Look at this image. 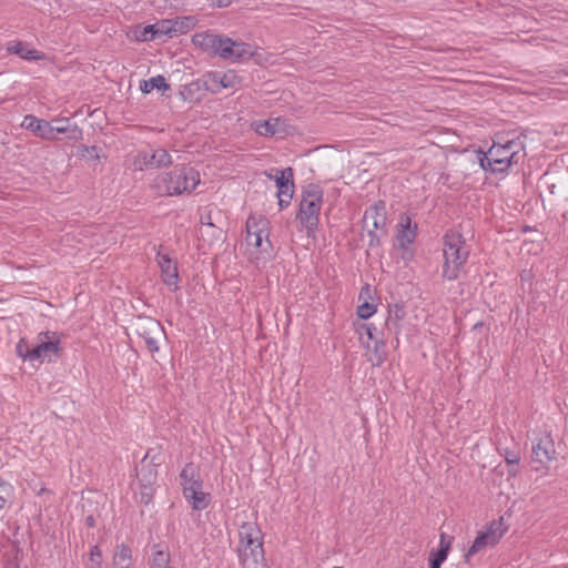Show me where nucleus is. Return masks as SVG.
Instances as JSON below:
<instances>
[{"mask_svg":"<svg viewBox=\"0 0 568 568\" xmlns=\"http://www.w3.org/2000/svg\"><path fill=\"white\" fill-rule=\"evenodd\" d=\"M524 138L519 135L505 143H494L487 152H479L477 158L480 168L493 173H501L517 164L525 156Z\"/></svg>","mask_w":568,"mask_h":568,"instance_id":"f257e3e1","label":"nucleus"},{"mask_svg":"<svg viewBox=\"0 0 568 568\" xmlns=\"http://www.w3.org/2000/svg\"><path fill=\"white\" fill-rule=\"evenodd\" d=\"M200 183V173L190 166H180L159 174L151 183L152 190L161 196H176L191 193Z\"/></svg>","mask_w":568,"mask_h":568,"instance_id":"f03ea898","label":"nucleus"},{"mask_svg":"<svg viewBox=\"0 0 568 568\" xmlns=\"http://www.w3.org/2000/svg\"><path fill=\"white\" fill-rule=\"evenodd\" d=\"M443 252V276L448 281L456 280L469 256V248L463 235L455 231L447 232L444 236Z\"/></svg>","mask_w":568,"mask_h":568,"instance_id":"7ed1b4c3","label":"nucleus"},{"mask_svg":"<svg viewBox=\"0 0 568 568\" xmlns=\"http://www.w3.org/2000/svg\"><path fill=\"white\" fill-rule=\"evenodd\" d=\"M323 204V190L310 184L302 194L297 220L308 235H313L318 226V216Z\"/></svg>","mask_w":568,"mask_h":568,"instance_id":"20e7f679","label":"nucleus"},{"mask_svg":"<svg viewBox=\"0 0 568 568\" xmlns=\"http://www.w3.org/2000/svg\"><path fill=\"white\" fill-rule=\"evenodd\" d=\"M240 536V557L247 568H253V564L265 560L262 547L261 530L255 523H243L239 529Z\"/></svg>","mask_w":568,"mask_h":568,"instance_id":"39448f33","label":"nucleus"},{"mask_svg":"<svg viewBox=\"0 0 568 568\" xmlns=\"http://www.w3.org/2000/svg\"><path fill=\"white\" fill-rule=\"evenodd\" d=\"M133 334L141 338L145 348L154 354L159 351L160 343L165 338V332L161 323L149 316L136 317L130 326Z\"/></svg>","mask_w":568,"mask_h":568,"instance_id":"423d86ee","label":"nucleus"},{"mask_svg":"<svg viewBox=\"0 0 568 568\" xmlns=\"http://www.w3.org/2000/svg\"><path fill=\"white\" fill-rule=\"evenodd\" d=\"M60 342L57 332H41L33 343L31 356L40 363L54 362L60 356Z\"/></svg>","mask_w":568,"mask_h":568,"instance_id":"0eeeda50","label":"nucleus"},{"mask_svg":"<svg viewBox=\"0 0 568 568\" xmlns=\"http://www.w3.org/2000/svg\"><path fill=\"white\" fill-rule=\"evenodd\" d=\"M507 528L504 526V519L500 517L497 520H493L486 528V530L480 531L478 536L475 538L473 545L468 549L466 554V559L469 558L488 547L496 546L499 540L505 535Z\"/></svg>","mask_w":568,"mask_h":568,"instance_id":"6e6552de","label":"nucleus"},{"mask_svg":"<svg viewBox=\"0 0 568 568\" xmlns=\"http://www.w3.org/2000/svg\"><path fill=\"white\" fill-rule=\"evenodd\" d=\"M270 180H274L277 186V197L280 209L287 207L294 194V171L292 168H285L283 170L273 169L270 172H265Z\"/></svg>","mask_w":568,"mask_h":568,"instance_id":"1a4fd4ad","label":"nucleus"},{"mask_svg":"<svg viewBox=\"0 0 568 568\" xmlns=\"http://www.w3.org/2000/svg\"><path fill=\"white\" fill-rule=\"evenodd\" d=\"M386 225V206L383 201H378L369 206L363 216V229L367 231L371 240L369 244L378 243L377 231L383 230Z\"/></svg>","mask_w":568,"mask_h":568,"instance_id":"9d476101","label":"nucleus"},{"mask_svg":"<svg viewBox=\"0 0 568 568\" xmlns=\"http://www.w3.org/2000/svg\"><path fill=\"white\" fill-rule=\"evenodd\" d=\"M214 54L222 59L237 61L253 55L250 44L233 41L231 38L219 36Z\"/></svg>","mask_w":568,"mask_h":568,"instance_id":"9b49d317","label":"nucleus"},{"mask_svg":"<svg viewBox=\"0 0 568 568\" xmlns=\"http://www.w3.org/2000/svg\"><path fill=\"white\" fill-rule=\"evenodd\" d=\"M417 225L412 224L409 216L400 219L399 229L396 234L397 247L402 251V258L405 261L412 260L413 251L409 245L415 241Z\"/></svg>","mask_w":568,"mask_h":568,"instance_id":"f8f14e48","label":"nucleus"},{"mask_svg":"<svg viewBox=\"0 0 568 568\" xmlns=\"http://www.w3.org/2000/svg\"><path fill=\"white\" fill-rule=\"evenodd\" d=\"M241 82V78L232 70L224 73H207L204 77V87L206 90L219 93L221 89L236 88Z\"/></svg>","mask_w":568,"mask_h":568,"instance_id":"ddd939ff","label":"nucleus"},{"mask_svg":"<svg viewBox=\"0 0 568 568\" xmlns=\"http://www.w3.org/2000/svg\"><path fill=\"white\" fill-rule=\"evenodd\" d=\"M183 495L187 501L191 503L192 508L195 510L205 509L210 503L209 494L203 491V481H193L183 487Z\"/></svg>","mask_w":568,"mask_h":568,"instance_id":"4468645a","label":"nucleus"},{"mask_svg":"<svg viewBox=\"0 0 568 568\" xmlns=\"http://www.w3.org/2000/svg\"><path fill=\"white\" fill-rule=\"evenodd\" d=\"M556 449L552 438L549 434H545L532 446V460L541 465H546L555 458Z\"/></svg>","mask_w":568,"mask_h":568,"instance_id":"2eb2a0df","label":"nucleus"},{"mask_svg":"<svg viewBox=\"0 0 568 568\" xmlns=\"http://www.w3.org/2000/svg\"><path fill=\"white\" fill-rule=\"evenodd\" d=\"M21 126L24 128L26 130L31 131L34 135H37L43 140H48V141L57 140V136L53 135V133H52L51 121L49 122L45 120H41L34 115L29 114V115L24 116V119L21 123Z\"/></svg>","mask_w":568,"mask_h":568,"instance_id":"dca6fc26","label":"nucleus"},{"mask_svg":"<svg viewBox=\"0 0 568 568\" xmlns=\"http://www.w3.org/2000/svg\"><path fill=\"white\" fill-rule=\"evenodd\" d=\"M156 261L161 268L163 282L170 287L173 286L175 290L179 281L176 263H174L168 254L162 252L158 253Z\"/></svg>","mask_w":568,"mask_h":568,"instance_id":"f3484780","label":"nucleus"},{"mask_svg":"<svg viewBox=\"0 0 568 568\" xmlns=\"http://www.w3.org/2000/svg\"><path fill=\"white\" fill-rule=\"evenodd\" d=\"M255 132L263 136H274L284 134L287 130L286 120L281 118H270L264 121H257L254 124Z\"/></svg>","mask_w":568,"mask_h":568,"instance_id":"a211bd4d","label":"nucleus"},{"mask_svg":"<svg viewBox=\"0 0 568 568\" xmlns=\"http://www.w3.org/2000/svg\"><path fill=\"white\" fill-rule=\"evenodd\" d=\"M52 133L57 136L58 133L65 134L68 140L79 141L82 139V130L68 118L55 119L51 121Z\"/></svg>","mask_w":568,"mask_h":568,"instance_id":"6ab92c4d","label":"nucleus"},{"mask_svg":"<svg viewBox=\"0 0 568 568\" xmlns=\"http://www.w3.org/2000/svg\"><path fill=\"white\" fill-rule=\"evenodd\" d=\"M150 456V452L146 453L144 458L141 462L140 467L138 468L136 477L140 485H152L156 483L158 471L156 465L148 462Z\"/></svg>","mask_w":568,"mask_h":568,"instance_id":"aec40b11","label":"nucleus"},{"mask_svg":"<svg viewBox=\"0 0 568 568\" xmlns=\"http://www.w3.org/2000/svg\"><path fill=\"white\" fill-rule=\"evenodd\" d=\"M7 51L19 55L20 58L29 61L41 60L43 54L34 49H30L29 45L21 41H10L7 44Z\"/></svg>","mask_w":568,"mask_h":568,"instance_id":"412c9836","label":"nucleus"},{"mask_svg":"<svg viewBox=\"0 0 568 568\" xmlns=\"http://www.w3.org/2000/svg\"><path fill=\"white\" fill-rule=\"evenodd\" d=\"M246 243L247 245L260 248L263 246V239L267 237L265 231L257 229L253 217H250L246 222Z\"/></svg>","mask_w":568,"mask_h":568,"instance_id":"4be33fe9","label":"nucleus"},{"mask_svg":"<svg viewBox=\"0 0 568 568\" xmlns=\"http://www.w3.org/2000/svg\"><path fill=\"white\" fill-rule=\"evenodd\" d=\"M149 165L151 169L168 168L172 164V156L162 148L151 149L149 151Z\"/></svg>","mask_w":568,"mask_h":568,"instance_id":"5701e85b","label":"nucleus"},{"mask_svg":"<svg viewBox=\"0 0 568 568\" xmlns=\"http://www.w3.org/2000/svg\"><path fill=\"white\" fill-rule=\"evenodd\" d=\"M217 38L219 36L213 33L200 32L192 37V42L195 47L214 54Z\"/></svg>","mask_w":568,"mask_h":568,"instance_id":"b1692460","label":"nucleus"},{"mask_svg":"<svg viewBox=\"0 0 568 568\" xmlns=\"http://www.w3.org/2000/svg\"><path fill=\"white\" fill-rule=\"evenodd\" d=\"M132 564L131 549L126 545L116 547L113 555V566L115 568H130Z\"/></svg>","mask_w":568,"mask_h":568,"instance_id":"393cba45","label":"nucleus"},{"mask_svg":"<svg viewBox=\"0 0 568 568\" xmlns=\"http://www.w3.org/2000/svg\"><path fill=\"white\" fill-rule=\"evenodd\" d=\"M140 89L143 93H150L152 90H168L170 85L166 83V80L163 75H156L149 80H144L140 84Z\"/></svg>","mask_w":568,"mask_h":568,"instance_id":"a878e982","label":"nucleus"},{"mask_svg":"<svg viewBox=\"0 0 568 568\" xmlns=\"http://www.w3.org/2000/svg\"><path fill=\"white\" fill-rule=\"evenodd\" d=\"M180 478H181V485L183 487L190 485L193 481L202 480L200 478L196 467L193 464H186L184 466V468L182 469V471L180 474Z\"/></svg>","mask_w":568,"mask_h":568,"instance_id":"bb28decb","label":"nucleus"},{"mask_svg":"<svg viewBox=\"0 0 568 568\" xmlns=\"http://www.w3.org/2000/svg\"><path fill=\"white\" fill-rule=\"evenodd\" d=\"M172 24H174L175 34H182L191 30L196 24V19L194 17H181L172 20Z\"/></svg>","mask_w":568,"mask_h":568,"instance_id":"cd10ccee","label":"nucleus"},{"mask_svg":"<svg viewBox=\"0 0 568 568\" xmlns=\"http://www.w3.org/2000/svg\"><path fill=\"white\" fill-rule=\"evenodd\" d=\"M173 26L174 24H172V20H162L155 24H150L149 28H150V30H152L154 28L155 33H156V39H158L162 36H169V37L176 36L175 29Z\"/></svg>","mask_w":568,"mask_h":568,"instance_id":"c85d7f7f","label":"nucleus"},{"mask_svg":"<svg viewBox=\"0 0 568 568\" xmlns=\"http://www.w3.org/2000/svg\"><path fill=\"white\" fill-rule=\"evenodd\" d=\"M33 343L30 344L27 339L21 338L17 344V354L23 361L34 362V357L31 356Z\"/></svg>","mask_w":568,"mask_h":568,"instance_id":"c756f323","label":"nucleus"},{"mask_svg":"<svg viewBox=\"0 0 568 568\" xmlns=\"http://www.w3.org/2000/svg\"><path fill=\"white\" fill-rule=\"evenodd\" d=\"M151 568H171L169 552L163 550L154 551Z\"/></svg>","mask_w":568,"mask_h":568,"instance_id":"7c9ffc66","label":"nucleus"},{"mask_svg":"<svg viewBox=\"0 0 568 568\" xmlns=\"http://www.w3.org/2000/svg\"><path fill=\"white\" fill-rule=\"evenodd\" d=\"M449 547H450V541L448 540L447 545H444V534H442L440 535V548L438 549V551L436 554L432 552L430 560L442 565L447 558Z\"/></svg>","mask_w":568,"mask_h":568,"instance_id":"2f4dec72","label":"nucleus"},{"mask_svg":"<svg viewBox=\"0 0 568 568\" xmlns=\"http://www.w3.org/2000/svg\"><path fill=\"white\" fill-rule=\"evenodd\" d=\"M449 547H450V541L448 540L447 545H444V534H442L440 535V548L438 549V551L436 554L432 552L430 560L442 565L447 558Z\"/></svg>","mask_w":568,"mask_h":568,"instance_id":"473e14b6","label":"nucleus"},{"mask_svg":"<svg viewBox=\"0 0 568 568\" xmlns=\"http://www.w3.org/2000/svg\"><path fill=\"white\" fill-rule=\"evenodd\" d=\"M148 159H150L149 151L139 152L134 159L135 169L140 171L151 169Z\"/></svg>","mask_w":568,"mask_h":568,"instance_id":"72a5a7b5","label":"nucleus"},{"mask_svg":"<svg viewBox=\"0 0 568 568\" xmlns=\"http://www.w3.org/2000/svg\"><path fill=\"white\" fill-rule=\"evenodd\" d=\"M362 328L365 331L368 341L374 342L375 353H378L379 348L384 347V343L382 341H378L377 337L374 335L375 328L372 327L371 325H363Z\"/></svg>","mask_w":568,"mask_h":568,"instance_id":"f704fd0d","label":"nucleus"},{"mask_svg":"<svg viewBox=\"0 0 568 568\" xmlns=\"http://www.w3.org/2000/svg\"><path fill=\"white\" fill-rule=\"evenodd\" d=\"M375 313V306L368 302H364L357 307V315L367 320Z\"/></svg>","mask_w":568,"mask_h":568,"instance_id":"c9c22d12","label":"nucleus"},{"mask_svg":"<svg viewBox=\"0 0 568 568\" xmlns=\"http://www.w3.org/2000/svg\"><path fill=\"white\" fill-rule=\"evenodd\" d=\"M140 501L144 505H148L152 500L154 487L152 485H140Z\"/></svg>","mask_w":568,"mask_h":568,"instance_id":"e433bc0d","label":"nucleus"},{"mask_svg":"<svg viewBox=\"0 0 568 568\" xmlns=\"http://www.w3.org/2000/svg\"><path fill=\"white\" fill-rule=\"evenodd\" d=\"M87 565L102 566V554L98 546H93L90 550V557Z\"/></svg>","mask_w":568,"mask_h":568,"instance_id":"4c0bfd02","label":"nucleus"},{"mask_svg":"<svg viewBox=\"0 0 568 568\" xmlns=\"http://www.w3.org/2000/svg\"><path fill=\"white\" fill-rule=\"evenodd\" d=\"M405 316L404 307L395 304L389 308V317L388 321H394L395 323L402 320Z\"/></svg>","mask_w":568,"mask_h":568,"instance_id":"58836bf2","label":"nucleus"},{"mask_svg":"<svg viewBox=\"0 0 568 568\" xmlns=\"http://www.w3.org/2000/svg\"><path fill=\"white\" fill-rule=\"evenodd\" d=\"M80 155L85 159H99L98 148L97 146H85L82 145L80 148Z\"/></svg>","mask_w":568,"mask_h":568,"instance_id":"ea45409f","label":"nucleus"},{"mask_svg":"<svg viewBox=\"0 0 568 568\" xmlns=\"http://www.w3.org/2000/svg\"><path fill=\"white\" fill-rule=\"evenodd\" d=\"M505 459L508 466H518L520 456L515 452H506Z\"/></svg>","mask_w":568,"mask_h":568,"instance_id":"a19ab883","label":"nucleus"},{"mask_svg":"<svg viewBox=\"0 0 568 568\" xmlns=\"http://www.w3.org/2000/svg\"><path fill=\"white\" fill-rule=\"evenodd\" d=\"M142 41H151L156 39V33L154 28L150 30L149 26L144 27L141 37L139 38Z\"/></svg>","mask_w":568,"mask_h":568,"instance_id":"79ce46f5","label":"nucleus"},{"mask_svg":"<svg viewBox=\"0 0 568 568\" xmlns=\"http://www.w3.org/2000/svg\"><path fill=\"white\" fill-rule=\"evenodd\" d=\"M8 486L0 480V509L4 507L7 501Z\"/></svg>","mask_w":568,"mask_h":568,"instance_id":"37998d69","label":"nucleus"},{"mask_svg":"<svg viewBox=\"0 0 568 568\" xmlns=\"http://www.w3.org/2000/svg\"><path fill=\"white\" fill-rule=\"evenodd\" d=\"M212 7L223 8L231 4L232 0H207Z\"/></svg>","mask_w":568,"mask_h":568,"instance_id":"c03bdc74","label":"nucleus"},{"mask_svg":"<svg viewBox=\"0 0 568 568\" xmlns=\"http://www.w3.org/2000/svg\"><path fill=\"white\" fill-rule=\"evenodd\" d=\"M201 224H202L203 226L214 227V224H213V222H212L211 214L202 215V216H201Z\"/></svg>","mask_w":568,"mask_h":568,"instance_id":"a18cd8bd","label":"nucleus"},{"mask_svg":"<svg viewBox=\"0 0 568 568\" xmlns=\"http://www.w3.org/2000/svg\"><path fill=\"white\" fill-rule=\"evenodd\" d=\"M507 471L510 477H515L518 474V466H509Z\"/></svg>","mask_w":568,"mask_h":568,"instance_id":"49530a36","label":"nucleus"},{"mask_svg":"<svg viewBox=\"0 0 568 568\" xmlns=\"http://www.w3.org/2000/svg\"><path fill=\"white\" fill-rule=\"evenodd\" d=\"M85 523H87V525H88V526H90V527H94V526H95V520H94V517H93L92 515H90V516H88V517L85 518Z\"/></svg>","mask_w":568,"mask_h":568,"instance_id":"de8ad7c7","label":"nucleus"},{"mask_svg":"<svg viewBox=\"0 0 568 568\" xmlns=\"http://www.w3.org/2000/svg\"><path fill=\"white\" fill-rule=\"evenodd\" d=\"M442 565L434 562L429 559V568H440Z\"/></svg>","mask_w":568,"mask_h":568,"instance_id":"09e8293b","label":"nucleus"},{"mask_svg":"<svg viewBox=\"0 0 568 568\" xmlns=\"http://www.w3.org/2000/svg\"><path fill=\"white\" fill-rule=\"evenodd\" d=\"M528 276H529V273H527V272H524V273L521 274V278H523V280L528 278Z\"/></svg>","mask_w":568,"mask_h":568,"instance_id":"8fccbe9b","label":"nucleus"},{"mask_svg":"<svg viewBox=\"0 0 568 568\" xmlns=\"http://www.w3.org/2000/svg\"><path fill=\"white\" fill-rule=\"evenodd\" d=\"M87 568H102V566H90V565H87Z\"/></svg>","mask_w":568,"mask_h":568,"instance_id":"3c124183","label":"nucleus"},{"mask_svg":"<svg viewBox=\"0 0 568 568\" xmlns=\"http://www.w3.org/2000/svg\"><path fill=\"white\" fill-rule=\"evenodd\" d=\"M382 362V356L377 357V363L379 364Z\"/></svg>","mask_w":568,"mask_h":568,"instance_id":"603ef678","label":"nucleus"}]
</instances>
